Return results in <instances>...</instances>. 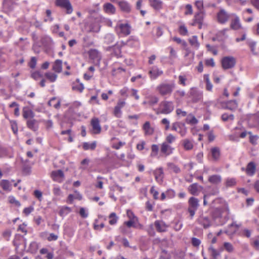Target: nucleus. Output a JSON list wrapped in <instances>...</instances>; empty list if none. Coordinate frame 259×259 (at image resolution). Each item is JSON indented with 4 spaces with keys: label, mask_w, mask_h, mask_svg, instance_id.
<instances>
[{
    "label": "nucleus",
    "mask_w": 259,
    "mask_h": 259,
    "mask_svg": "<svg viewBox=\"0 0 259 259\" xmlns=\"http://www.w3.org/2000/svg\"><path fill=\"white\" fill-rule=\"evenodd\" d=\"M230 209L228 204L216 208L212 213V218L214 224L217 226L225 224L229 219Z\"/></svg>",
    "instance_id": "f257e3e1"
},
{
    "label": "nucleus",
    "mask_w": 259,
    "mask_h": 259,
    "mask_svg": "<svg viewBox=\"0 0 259 259\" xmlns=\"http://www.w3.org/2000/svg\"><path fill=\"white\" fill-rule=\"evenodd\" d=\"M174 109V103L171 101H163L159 105L156 110V114H168Z\"/></svg>",
    "instance_id": "f03ea898"
},
{
    "label": "nucleus",
    "mask_w": 259,
    "mask_h": 259,
    "mask_svg": "<svg viewBox=\"0 0 259 259\" xmlns=\"http://www.w3.org/2000/svg\"><path fill=\"white\" fill-rule=\"evenodd\" d=\"M175 88L174 83H162L156 88V91L162 96H170Z\"/></svg>",
    "instance_id": "7ed1b4c3"
},
{
    "label": "nucleus",
    "mask_w": 259,
    "mask_h": 259,
    "mask_svg": "<svg viewBox=\"0 0 259 259\" xmlns=\"http://www.w3.org/2000/svg\"><path fill=\"white\" fill-rule=\"evenodd\" d=\"M198 199L194 197H191L188 200L189 207L188 211L190 214V217L192 219L194 216L196 210H197L199 204Z\"/></svg>",
    "instance_id": "20e7f679"
},
{
    "label": "nucleus",
    "mask_w": 259,
    "mask_h": 259,
    "mask_svg": "<svg viewBox=\"0 0 259 259\" xmlns=\"http://www.w3.org/2000/svg\"><path fill=\"white\" fill-rule=\"evenodd\" d=\"M55 5L64 10L67 14H71L73 12V7L69 0H56Z\"/></svg>",
    "instance_id": "39448f33"
},
{
    "label": "nucleus",
    "mask_w": 259,
    "mask_h": 259,
    "mask_svg": "<svg viewBox=\"0 0 259 259\" xmlns=\"http://www.w3.org/2000/svg\"><path fill=\"white\" fill-rule=\"evenodd\" d=\"M231 16L232 14H229L225 9H221L217 14V20L219 23L224 24Z\"/></svg>",
    "instance_id": "423d86ee"
},
{
    "label": "nucleus",
    "mask_w": 259,
    "mask_h": 259,
    "mask_svg": "<svg viewBox=\"0 0 259 259\" xmlns=\"http://www.w3.org/2000/svg\"><path fill=\"white\" fill-rule=\"evenodd\" d=\"M205 16V13L204 11H198L194 15L193 18V22L192 23V25L196 26L198 25L199 29H201L203 24V20Z\"/></svg>",
    "instance_id": "0eeeda50"
},
{
    "label": "nucleus",
    "mask_w": 259,
    "mask_h": 259,
    "mask_svg": "<svg viewBox=\"0 0 259 259\" xmlns=\"http://www.w3.org/2000/svg\"><path fill=\"white\" fill-rule=\"evenodd\" d=\"M117 33L123 35H128L131 33L130 26L127 23L118 24L116 27Z\"/></svg>",
    "instance_id": "6e6552de"
},
{
    "label": "nucleus",
    "mask_w": 259,
    "mask_h": 259,
    "mask_svg": "<svg viewBox=\"0 0 259 259\" xmlns=\"http://www.w3.org/2000/svg\"><path fill=\"white\" fill-rule=\"evenodd\" d=\"M236 63L235 59L233 57H225L222 60V67L225 69L233 67Z\"/></svg>",
    "instance_id": "1a4fd4ad"
},
{
    "label": "nucleus",
    "mask_w": 259,
    "mask_h": 259,
    "mask_svg": "<svg viewBox=\"0 0 259 259\" xmlns=\"http://www.w3.org/2000/svg\"><path fill=\"white\" fill-rule=\"evenodd\" d=\"M190 96L192 101L194 103H196L202 100L203 98V93L196 89L192 88L191 90Z\"/></svg>",
    "instance_id": "9d476101"
},
{
    "label": "nucleus",
    "mask_w": 259,
    "mask_h": 259,
    "mask_svg": "<svg viewBox=\"0 0 259 259\" xmlns=\"http://www.w3.org/2000/svg\"><path fill=\"white\" fill-rule=\"evenodd\" d=\"M51 178L55 182L62 183L64 179V174L61 169L54 170L51 173Z\"/></svg>",
    "instance_id": "9b49d317"
},
{
    "label": "nucleus",
    "mask_w": 259,
    "mask_h": 259,
    "mask_svg": "<svg viewBox=\"0 0 259 259\" xmlns=\"http://www.w3.org/2000/svg\"><path fill=\"white\" fill-rule=\"evenodd\" d=\"M232 19L230 24V27L232 29L238 30L241 28L239 17L235 14H232Z\"/></svg>",
    "instance_id": "f8f14e48"
},
{
    "label": "nucleus",
    "mask_w": 259,
    "mask_h": 259,
    "mask_svg": "<svg viewBox=\"0 0 259 259\" xmlns=\"http://www.w3.org/2000/svg\"><path fill=\"white\" fill-rule=\"evenodd\" d=\"M91 125L92 126V132L93 134H98L101 132V127L98 118H93L91 120Z\"/></svg>",
    "instance_id": "ddd939ff"
},
{
    "label": "nucleus",
    "mask_w": 259,
    "mask_h": 259,
    "mask_svg": "<svg viewBox=\"0 0 259 259\" xmlns=\"http://www.w3.org/2000/svg\"><path fill=\"white\" fill-rule=\"evenodd\" d=\"M163 74V71L157 66H153L149 71V74L151 79H155Z\"/></svg>",
    "instance_id": "4468645a"
},
{
    "label": "nucleus",
    "mask_w": 259,
    "mask_h": 259,
    "mask_svg": "<svg viewBox=\"0 0 259 259\" xmlns=\"http://www.w3.org/2000/svg\"><path fill=\"white\" fill-rule=\"evenodd\" d=\"M198 223L203 226L204 228L206 229L211 226V221L210 218L207 216L203 215L200 216L197 220Z\"/></svg>",
    "instance_id": "2eb2a0df"
},
{
    "label": "nucleus",
    "mask_w": 259,
    "mask_h": 259,
    "mask_svg": "<svg viewBox=\"0 0 259 259\" xmlns=\"http://www.w3.org/2000/svg\"><path fill=\"white\" fill-rule=\"evenodd\" d=\"M154 225L157 231L159 232H164L167 230L168 225L163 221L157 220L154 222Z\"/></svg>",
    "instance_id": "dca6fc26"
},
{
    "label": "nucleus",
    "mask_w": 259,
    "mask_h": 259,
    "mask_svg": "<svg viewBox=\"0 0 259 259\" xmlns=\"http://www.w3.org/2000/svg\"><path fill=\"white\" fill-rule=\"evenodd\" d=\"M121 43L123 46H127L130 47H135L138 45L139 41L137 38L131 36L126 41H122Z\"/></svg>",
    "instance_id": "f3484780"
},
{
    "label": "nucleus",
    "mask_w": 259,
    "mask_h": 259,
    "mask_svg": "<svg viewBox=\"0 0 259 259\" xmlns=\"http://www.w3.org/2000/svg\"><path fill=\"white\" fill-rule=\"evenodd\" d=\"M118 5L120 10L125 13H130L131 10V7L130 5L124 0H121L118 2Z\"/></svg>",
    "instance_id": "a211bd4d"
},
{
    "label": "nucleus",
    "mask_w": 259,
    "mask_h": 259,
    "mask_svg": "<svg viewBox=\"0 0 259 259\" xmlns=\"http://www.w3.org/2000/svg\"><path fill=\"white\" fill-rule=\"evenodd\" d=\"M161 152L166 155H169L172 153L174 148L169 145L166 142H164L161 146Z\"/></svg>",
    "instance_id": "6ab92c4d"
},
{
    "label": "nucleus",
    "mask_w": 259,
    "mask_h": 259,
    "mask_svg": "<svg viewBox=\"0 0 259 259\" xmlns=\"http://www.w3.org/2000/svg\"><path fill=\"white\" fill-rule=\"evenodd\" d=\"M153 174L156 181L159 183H161L163 182V171L162 168L161 167L157 168L154 171Z\"/></svg>",
    "instance_id": "aec40b11"
},
{
    "label": "nucleus",
    "mask_w": 259,
    "mask_h": 259,
    "mask_svg": "<svg viewBox=\"0 0 259 259\" xmlns=\"http://www.w3.org/2000/svg\"><path fill=\"white\" fill-rule=\"evenodd\" d=\"M89 57L94 61L99 62L101 56L99 52L96 49H91L89 52Z\"/></svg>",
    "instance_id": "412c9836"
},
{
    "label": "nucleus",
    "mask_w": 259,
    "mask_h": 259,
    "mask_svg": "<svg viewBox=\"0 0 259 259\" xmlns=\"http://www.w3.org/2000/svg\"><path fill=\"white\" fill-rule=\"evenodd\" d=\"M210 154L213 161H218L221 155V152L219 148L217 147L212 148L210 150Z\"/></svg>",
    "instance_id": "4be33fe9"
},
{
    "label": "nucleus",
    "mask_w": 259,
    "mask_h": 259,
    "mask_svg": "<svg viewBox=\"0 0 259 259\" xmlns=\"http://www.w3.org/2000/svg\"><path fill=\"white\" fill-rule=\"evenodd\" d=\"M27 126L34 132L38 130V124L37 121L34 119H29L27 121Z\"/></svg>",
    "instance_id": "5701e85b"
},
{
    "label": "nucleus",
    "mask_w": 259,
    "mask_h": 259,
    "mask_svg": "<svg viewBox=\"0 0 259 259\" xmlns=\"http://www.w3.org/2000/svg\"><path fill=\"white\" fill-rule=\"evenodd\" d=\"M103 10L107 14H114L116 12L115 7L111 4L107 3L104 4L103 6Z\"/></svg>",
    "instance_id": "b1692460"
},
{
    "label": "nucleus",
    "mask_w": 259,
    "mask_h": 259,
    "mask_svg": "<svg viewBox=\"0 0 259 259\" xmlns=\"http://www.w3.org/2000/svg\"><path fill=\"white\" fill-rule=\"evenodd\" d=\"M229 30L228 28L224 29L218 31L216 34V38L219 41H224L228 37L227 32Z\"/></svg>",
    "instance_id": "393cba45"
},
{
    "label": "nucleus",
    "mask_w": 259,
    "mask_h": 259,
    "mask_svg": "<svg viewBox=\"0 0 259 259\" xmlns=\"http://www.w3.org/2000/svg\"><path fill=\"white\" fill-rule=\"evenodd\" d=\"M143 129L146 135H151L154 133V128L150 125L149 121H146L143 126Z\"/></svg>",
    "instance_id": "a878e982"
},
{
    "label": "nucleus",
    "mask_w": 259,
    "mask_h": 259,
    "mask_svg": "<svg viewBox=\"0 0 259 259\" xmlns=\"http://www.w3.org/2000/svg\"><path fill=\"white\" fill-rule=\"evenodd\" d=\"M255 165L253 162H250L248 163L246 169V174L250 176H253L255 171Z\"/></svg>",
    "instance_id": "bb28decb"
},
{
    "label": "nucleus",
    "mask_w": 259,
    "mask_h": 259,
    "mask_svg": "<svg viewBox=\"0 0 259 259\" xmlns=\"http://www.w3.org/2000/svg\"><path fill=\"white\" fill-rule=\"evenodd\" d=\"M208 181L213 184L217 185L221 182L222 177L219 175H213L209 177Z\"/></svg>",
    "instance_id": "cd10ccee"
},
{
    "label": "nucleus",
    "mask_w": 259,
    "mask_h": 259,
    "mask_svg": "<svg viewBox=\"0 0 259 259\" xmlns=\"http://www.w3.org/2000/svg\"><path fill=\"white\" fill-rule=\"evenodd\" d=\"M97 146V143L94 141L92 143L84 142L82 144V148L84 150H94Z\"/></svg>",
    "instance_id": "c85d7f7f"
},
{
    "label": "nucleus",
    "mask_w": 259,
    "mask_h": 259,
    "mask_svg": "<svg viewBox=\"0 0 259 259\" xmlns=\"http://www.w3.org/2000/svg\"><path fill=\"white\" fill-rule=\"evenodd\" d=\"M53 69L56 72L60 73L62 70V61L61 60H56L54 64Z\"/></svg>",
    "instance_id": "c756f323"
},
{
    "label": "nucleus",
    "mask_w": 259,
    "mask_h": 259,
    "mask_svg": "<svg viewBox=\"0 0 259 259\" xmlns=\"http://www.w3.org/2000/svg\"><path fill=\"white\" fill-rule=\"evenodd\" d=\"M182 142V145L186 150H190L193 149V144L192 141H190V140L185 139L183 140Z\"/></svg>",
    "instance_id": "7c9ffc66"
},
{
    "label": "nucleus",
    "mask_w": 259,
    "mask_h": 259,
    "mask_svg": "<svg viewBox=\"0 0 259 259\" xmlns=\"http://www.w3.org/2000/svg\"><path fill=\"white\" fill-rule=\"evenodd\" d=\"M0 186L5 191H11V185L8 180H2L0 182Z\"/></svg>",
    "instance_id": "2f4dec72"
},
{
    "label": "nucleus",
    "mask_w": 259,
    "mask_h": 259,
    "mask_svg": "<svg viewBox=\"0 0 259 259\" xmlns=\"http://www.w3.org/2000/svg\"><path fill=\"white\" fill-rule=\"evenodd\" d=\"M151 7L155 10H159L162 8V2L160 0H149Z\"/></svg>",
    "instance_id": "473e14b6"
},
{
    "label": "nucleus",
    "mask_w": 259,
    "mask_h": 259,
    "mask_svg": "<svg viewBox=\"0 0 259 259\" xmlns=\"http://www.w3.org/2000/svg\"><path fill=\"white\" fill-rule=\"evenodd\" d=\"M23 116L24 118H33L34 117V112L28 108H24L23 110Z\"/></svg>",
    "instance_id": "72a5a7b5"
},
{
    "label": "nucleus",
    "mask_w": 259,
    "mask_h": 259,
    "mask_svg": "<svg viewBox=\"0 0 259 259\" xmlns=\"http://www.w3.org/2000/svg\"><path fill=\"white\" fill-rule=\"evenodd\" d=\"M198 185L196 183L191 185L189 188L188 190L190 193L193 195H198Z\"/></svg>",
    "instance_id": "f704fd0d"
},
{
    "label": "nucleus",
    "mask_w": 259,
    "mask_h": 259,
    "mask_svg": "<svg viewBox=\"0 0 259 259\" xmlns=\"http://www.w3.org/2000/svg\"><path fill=\"white\" fill-rule=\"evenodd\" d=\"M236 184V180L233 178H228L225 180V186L227 188L232 187Z\"/></svg>",
    "instance_id": "c9c22d12"
},
{
    "label": "nucleus",
    "mask_w": 259,
    "mask_h": 259,
    "mask_svg": "<svg viewBox=\"0 0 259 259\" xmlns=\"http://www.w3.org/2000/svg\"><path fill=\"white\" fill-rule=\"evenodd\" d=\"M203 79L206 83V89L208 91H211L212 89V84L211 83L208 74H204L203 76Z\"/></svg>",
    "instance_id": "e433bc0d"
},
{
    "label": "nucleus",
    "mask_w": 259,
    "mask_h": 259,
    "mask_svg": "<svg viewBox=\"0 0 259 259\" xmlns=\"http://www.w3.org/2000/svg\"><path fill=\"white\" fill-rule=\"evenodd\" d=\"M186 121L187 123L192 125L196 124L198 122L196 117L191 114H190L188 115L186 119Z\"/></svg>",
    "instance_id": "4c0bfd02"
},
{
    "label": "nucleus",
    "mask_w": 259,
    "mask_h": 259,
    "mask_svg": "<svg viewBox=\"0 0 259 259\" xmlns=\"http://www.w3.org/2000/svg\"><path fill=\"white\" fill-rule=\"evenodd\" d=\"M238 106L237 102L236 100H231L228 101L226 104V107L230 110H234L237 108Z\"/></svg>",
    "instance_id": "58836bf2"
},
{
    "label": "nucleus",
    "mask_w": 259,
    "mask_h": 259,
    "mask_svg": "<svg viewBox=\"0 0 259 259\" xmlns=\"http://www.w3.org/2000/svg\"><path fill=\"white\" fill-rule=\"evenodd\" d=\"M45 76L51 82H55L57 78V75L52 72H47L45 74Z\"/></svg>",
    "instance_id": "ea45409f"
},
{
    "label": "nucleus",
    "mask_w": 259,
    "mask_h": 259,
    "mask_svg": "<svg viewBox=\"0 0 259 259\" xmlns=\"http://www.w3.org/2000/svg\"><path fill=\"white\" fill-rule=\"evenodd\" d=\"M115 39L114 35L112 33H108L106 34L104 37V41L107 44L112 43Z\"/></svg>",
    "instance_id": "a19ab883"
},
{
    "label": "nucleus",
    "mask_w": 259,
    "mask_h": 259,
    "mask_svg": "<svg viewBox=\"0 0 259 259\" xmlns=\"http://www.w3.org/2000/svg\"><path fill=\"white\" fill-rule=\"evenodd\" d=\"M71 211V208L68 206H63L62 207L59 211V214L61 217H64L68 214L69 212Z\"/></svg>",
    "instance_id": "79ce46f5"
},
{
    "label": "nucleus",
    "mask_w": 259,
    "mask_h": 259,
    "mask_svg": "<svg viewBox=\"0 0 259 259\" xmlns=\"http://www.w3.org/2000/svg\"><path fill=\"white\" fill-rule=\"evenodd\" d=\"M110 219L109 223L111 225H114L116 224L118 217L115 212H112L109 216Z\"/></svg>",
    "instance_id": "37998d69"
},
{
    "label": "nucleus",
    "mask_w": 259,
    "mask_h": 259,
    "mask_svg": "<svg viewBox=\"0 0 259 259\" xmlns=\"http://www.w3.org/2000/svg\"><path fill=\"white\" fill-rule=\"evenodd\" d=\"M190 44L193 47L198 48L199 46V44L198 41L197 37L195 35L193 36L189 39Z\"/></svg>",
    "instance_id": "c03bdc74"
},
{
    "label": "nucleus",
    "mask_w": 259,
    "mask_h": 259,
    "mask_svg": "<svg viewBox=\"0 0 259 259\" xmlns=\"http://www.w3.org/2000/svg\"><path fill=\"white\" fill-rule=\"evenodd\" d=\"M148 99V103L151 106L157 104L159 101V98L155 96H149Z\"/></svg>",
    "instance_id": "a18cd8bd"
},
{
    "label": "nucleus",
    "mask_w": 259,
    "mask_h": 259,
    "mask_svg": "<svg viewBox=\"0 0 259 259\" xmlns=\"http://www.w3.org/2000/svg\"><path fill=\"white\" fill-rule=\"evenodd\" d=\"M122 46L121 44L120 45H118L116 44L111 48H113V49L114 50V53H115V55L116 56L118 57L120 54V53H121L120 48Z\"/></svg>",
    "instance_id": "49530a36"
},
{
    "label": "nucleus",
    "mask_w": 259,
    "mask_h": 259,
    "mask_svg": "<svg viewBox=\"0 0 259 259\" xmlns=\"http://www.w3.org/2000/svg\"><path fill=\"white\" fill-rule=\"evenodd\" d=\"M167 165L169 168L172 170L176 174L179 173L181 171L180 168L178 166L172 163H168Z\"/></svg>",
    "instance_id": "de8ad7c7"
},
{
    "label": "nucleus",
    "mask_w": 259,
    "mask_h": 259,
    "mask_svg": "<svg viewBox=\"0 0 259 259\" xmlns=\"http://www.w3.org/2000/svg\"><path fill=\"white\" fill-rule=\"evenodd\" d=\"M209 252L211 255L215 259L217 258L219 255V252L218 250L214 249L212 246H210L209 249Z\"/></svg>",
    "instance_id": "09e8293b"
},
{
    "label": "nucleus",
    "mask_w": 259,
    "mask_h": 259,
    "mask_svg": "<svg viewBox=\"0 0 259 259\" xmlns=\"http://www.w3.org/2000/svg\"><path fill=\"white\" fill-rule=\"evenodd\" d=\"M234 119V116L233 114H228L227 113H224L222 115V119L224 121H227L229 120H233Z\"/></svg>",
    "instance_id": "8fccbe9b"
},
{
    "label": "nucleus",
    "mask_w": 259,
    "mask_h": 259,
    "mask_svg": "<svg viewBox=\"0 0 259 259\" xmlns=\"http://www.w3.org/2000/svg\"><path fill=\"white\" fill-rule=\"evenodd\" d=\"M11 129L15 135H17L18 133V125L16 121H10Z\"/></svg>",
    "instance_id": "3c124183"
},
{
    "label": "nucleus",
    "mask_w": 259,
    "mask_h": 259,
    "mask_svg": "<svg viewBox=\"0 0 259 259\" xmlns=\"http://www.w3.org/2000/svg\"><path fill=\"white\" fill-rule=\"evenodd\" d=\"M181 126H184V123L175 122L172 124L171 130L178 132Z\"/></svg>",
    "instance_id": "603ef678"
},
{
    "label": "nucleus",
    "mask_w": 259,
    "mask_h": 259,
    "mask_svg": "<svg viewBox=\"0 0 259 259\" xmlns=\"http://www.w3.org/2000/svg\"><path fill=\"white\" fill-rule=\"evenodd\" d=\"M9 202L11 204H15L16 206L19 207L21 205L20 202L16 200L15 198L13 196L9 197Z\"/></svg>",
    "instance_id": "864d4df0"
},
{
    "label": "nucleus",
    "mask_w": 259,
    "mask_h": 259,
    "mask_svg": "<svg viewBox=\"0 0 259 259\" xmlns=\"http://www.w3.org/2000/svg\"><path fill=\"white\" fill-rule=\"evenodd\" d=\"M41 42L44 45H49L53 42V40L50 37L46 36L42 38Z\"/></svg>",
    "instance_id": "5fc2aeb1"
},
{
    "label": "nucleus",
    "mask_w": 259,
    "mask_h": 259,
    "mask_svg": "<svg viewBox=\"0 0 259 259\" xmlns=\"http://www.w3.org/2000/svg\"><path fill=\"white\" fill-rule=\"evenodd\" d=\"M168 49L169 50V59L170 60H174L176 59L177 57L176 51L173 49V48L171 47H168Z\"/></svg>",
    "instance_id": "6e6d98bb"
},
{
    "label": "nucleus",
    "mask_w": 259,
    "mask_h": 259,
    "mask_svg": "<svg viewBox=\"0 0 259 259\" xmlns=\"http://www.w3.org/2000/svg\"><path fill=\"white\" fill-rule=\"evenodd\" d=\"M174 229L176 231H179L182 229V228L183 227V223L181 222H180V221H177L174 222Z\"/></svg>",
    "instance_id": "4d7b16f0"
},
{
    "label": "nucleus",
    "mask_w": 259,
    "mask_h": 259,
    "mask_svg": "<svg viewBox=\"0 0 259 259\" xmlns=\"http://www.w3.org/2000/svg\"><path fill=\"white\" fill-rule=\"evenodd\" d=\"M38 249V244L35 241L30 243L29 245V249L31 252H35Z\"/></svg>",
    "instance_id": "13d9d810"
},
{
    "label": "nucleus",
    "mask_w": 259,
    "mask_h": 259,
    "mask_svg": "<svg viewBox=\"0 0 259 259\" xmlns=\"http://www.w3.org/2000/svg\"><path fill=\"white\" fill-rule=\"evenodd\" d=\"M224 247L229 252H232L234 249L233 245L229 242H225L224 244Z\"/></svg>",
    "instance_id": "bf43d9fd"
},
{
    "label": "nucleus",
    "mask_w": 259,
    "mask_h": 259,
    "mask_svg": "<svg viewBox=\"0 0 259 259\" xmlns=\"http://www.w3.org/2000/svg\"><path fill=\"white\" fill-rule=\"evenodd\" d=\"M186 11L185 14L186 15H192L193 14V9L191 5L187 4L185 6Z\"/></svg>",
    "instance_id": "052dcab7"
},
{
    "label": "nucleus",
    "mask_w": 259,
    "mask_h": 259,
    "mask_svg": "<svg viewBox=\"0 0 259 259\" xmlns=\"http://www.w3.org/2000/svg\"><path fill=\"white\" fill-rule=\"evenodd\" d=\"M121 109L117 108V107H114L113 114L114 116L117 118L121 117L122 112L121 110Z\"/></svg>",
    "instance_id": "680f3d73"
},
{
    "label": "nucleus",
    "mask_w": 259,
    "mask_h": 259,
    "mask_svg": "<svg viewBox=\"0 0 259 259\" xmlns=\"http://www.w3.org/2000/svg\"><path fill=\"white\" fill-rule=\"evenodd\" d=\"M178 132L181 135V136L184 137L187 133V128L184 123V126H181V127L179 128Z\"/></svg>",
    "instance_id": "e2e57ef3"
},
{
    "label": "nucleus",
    "mask_w": 259,
    "mask_h": 259,
    "mask_svg": "<svg viewBox=\"0 0 259 259\" xmlns=\"http://www.w3.org/2000/svg\"><path fill=\"white\" fill-rule=\"evenodd\" d=\"M195 6L198 9L199 11H204L203 9V2L202 1H196L195 3Z\"/></svg>",
    "instance_id": "0e129e2a"
},
{
    "label": "nucleus",
    "mask_w": 259,
    "mask_h": 259,
    "mask_svg": "<svg viewBox=\"0 0 259 259\" xmlns=\"http://www.w3.org/2000/svg\"><path fill=\"white\" fill-rule=\"evenodd\" d=\"M161 123L162 124L165 125L164 128L165 130H168L169 128L170 122L167 118H163L161 120Z\"/></svg>",
    "instance_id": "69168bd1"
},
{
    "label": "nucleus",
    "mask_w": 259,
    "mask_h": 259,
    "mask_svg": "<svg viewBox=\"0 0 259 259\" xmlns=\"http://www.w3.org/2000/svg\"><path fill=\"white\" fill-rule=\"evenodd\" d=\"M179 32L181 35H186L188 33V30L185 25H181L179 27Z\"/></svg>",
    "instance_id": "338daca9"
},
{
    "label": "nucleus",
    "mask_w": 259,
    "mask_h": 259,
    "mask_svg": "<svg viewBox=\"0 0 259 259\" xmlns=\"http://www.w3.org/2000/svg\"><path fill=\"white\" fill-rule=\"evenodd\" d=\"M248 46L250 48L251 52L255 54V47H256V42L254 41H251L248 42Z\"/></svg>",
    "instance_id": "774afa93"
}]
</instances>
